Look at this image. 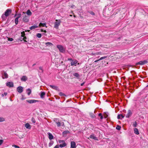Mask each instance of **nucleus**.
Returning <instances> with one entry per match:
<instances>
[{
    "instance_id": "56",
    "label": "nucleus",
    "mask_w": 148,
    "mask_h": 148,
    "mask_svg": "<svg viewBox=\"0 0 148 148\" xmlns=\"http://www.w3.org/2000/svg\"><path fill=\"white\" fill-rule=\"evenodd\" d=\"M35 65H36V64H34L32 65V66H34Z\"/></svg>"
},
{
    "instance_id": "58",
    "label": "nucleus",
    "mask_w": 148,
    "mask_h": 148,
    "mask_svg": "<svg viewBox=\"0 0 148 148\" xmlns=\"http://www.w3.org/2000/svg\"><path fill=\"white\" fill-rule=\"evenodd\" d=\"M10 101H12V100H11V99H10Z\"/></svg>"
},
{
    "instance_id": "2",
    "label": "nucleus",
    "mask_w": 148,
    "mask_h": 148,
    "mask_svg": "<svg viewBox=\"0 0 148 148\" xmlns=\"http://www.w3.org/2000/svg\"><path fill=\"white\" fill-rule=\"evenodd\" d=\"M68 60L69 61L71 66H76V64L78 62V61L76 60H73L71 58H68Z\"/></svg>"
},
{
    "instance_id": "31",
    "label": "nucleus",
    "mask_w": 148,
    "mask_h": 148,
    "mask_svg": "<svg viewBox=\"0 0 148 148\" xmlns=\"http://www.w3.org/2000/svg\"><path fill=\"white\" fill-rule=\"evenodd\" d=\"M58 142L60 144H63L64 143L65 144V141L63 140H59Z\"/></svg>"
},
{
    "instance_id": "24",
    "label": "nucleus",
    "mask_w": 148,
    "mask_h": 148,
    "mask_svg": "<svg viewBox=\"0 0 148 148\" xmlns=\"http://www.w3.org/2000/svg\"><path fill=\"white\" fill-rule=\"evenodd\" d=\"M46 24L45 23H40L38 25V27H47V26H46Z\"/></svg>"
},
{
    "instance_id": "32",
    "label": "nucleus",
    "mask_w": 148,
    "mask_h": 148,
    "mask_svg": "<svg viewBox=\"0 0 148 148\" xmlns=\"http://www.w3.org/2000/svg\"><path fill=\"white\" fill-rule=\"evenodd\" d=\"M137 123L136 121L133 123V126L134 127H136L137 126Z\"/></svg>"
},
{
    "instance_id": "4",
    "label": "nucleus",
    "mask_w": 148,
    "mask_h": 148,
    "mask_svg": "<svg viewBox=\"0 0 148 148\" xmlns=\"http://www.w3.org/2000/svg\"><path fill=\"white\" fill-rule=\"evenodd\" d=\"M60 23L61 21L60 20H56V22L54 23V27L57 29H58Z\"/></svg>"
},
{
    "instance_id": "16",
    "label": "nucleus",
    "mask_w": 148,
    "mask_h": 148,
    "mask_svg": "<svg viewBox=\"0 0 148 148\" xmlns=\"http://www.w3.org/2000/svg\"><path fill=\"white\" fill-rule=\"evenodd\" d=\"M47 134L48 135V138L50 140H51L53 138V136L51 133L48 132Z\"/></svg>"
},
{
    "instance_id": "9",
    "label": "nucleus",
    "mask_w": 148,
    "mask_h": 148,
    "mask_svg": "<svg viewBox=\"0 0 148 148\" xmlns=\"http://www.w3.org/2000/svg\"><path fill=\"white\" fill-rule=\"evenodd\" d=\"M2 77L3 79H6L8 77V75L6 72L2 73Z\"/></svg>"
},
{
    "instance_id": "14",
    "label": "nucleus",
    "mask_w": 148,
    "mask_h": 148,
    "mask_svg": "<svg viewBox=\"0 0 148 148\" xmlns=\"http://www.w3.org/2000/svg\"><path fill=\"white\" fill-rule=\"evenodd\" d=\"M27 79V77L25 75L23 76L21 79V81L24 82H25Z\"/></svg>"
},
{
    "instance_id": "23",
    "label": "nucleus",
    "mask_w": 148,
    "mask_h": 148,
    "mask_svg": "<svg viewBox=\"0 0 148 148\" xmlns=\"http://www.w3.org/2000/svg\"><path fill=\"white\" fill-rule=\"evenodd\" d=\"M50 86L52 88L54 89L55 90H58V87L56 86L52 85H50Z\"/></svg>"
},
{
    "instance_id": "12",
    "label": "nucleus",
    "mask_w": 148,
    "mask_h": 148,
    "mask_svg": "<svg viewBox=\"0 0 148 148\" xmlns=\"http://www.w3.org/2000/svg\"><path fill=\"white\" fill-rule=\"evenodd\" d=\"M6 86L9 87H13L14 86V84L13 82H9L6 83Z\"/></svg>"
},
{
    "instance_id": "33",
    "label": "nucleus",
    "mask_w": 148,
    "mask_h": 148,
    "mask_svg": "<svg viewBox=\"0 0 148 148\" xmlns=\"http://www.w3.org/2000/svg\"><path fill=\"white\" fill-rule=\"evenodd\" d=\"M41 34L40 33H38L36 34V36L39 38H40L41 37Z\"/></svg>"
},
{
    "instance_id": "10",
    "label": "nucleus",
    "mask_w": 148,
    "mask_h": 148,
    "mask_svg": "<svg viewBox=\"0 0 148 148\" xmlns=\"http://www.w3.org/2000/svg\"><path fill=\"white\" fill-rule=\"evenodd\" d=\"M76 146L75 142L72 141L71 143L70 148H76Z\"/></svg>"
},
{
    "instance_id": "34",
    "label": "nucleus",
    "mask_w": 148,
    "mask_h": 148,
    "mask_svg": "<svg viewBox=\"0 0 148 148\" xmlns=\"http://www.w3.org/2000/svg\"><path fill=\"white\" fill-rule=\"evenodd\" d=\"M98 116L100 117V119H102L103 118V116L102 114L101 113H99L98 114Z\"/></svg>"
},
{
    "instance_id": "18",
    "label": "nucleus",
    "mask_w": 148,
    "mask_h": 148,
    "mask_svg": "<svg viewBox=\"0 0 148 148\" xmlns=\"http://www.w3.org/2000/svg\"><path fill=\"white\" fill-rule=\"evenodd\" d=\"M134 132L135 134L137 135H138L139 134L138 130L137 128H134Z\"/></svg>"
},
{
    "instance_id": "27",
    "label": "nucleus",
    "mask_w": 148,
    "mask_h": 148,
    "mask_svg": "<svg viewBox=\"0 0 148 148\" xmlns=\"http://www.w3.org/2000/svg\"><path fill=\"white\" fill-rule=\"evenodd\" d=\"M26 14L28 16H31L32 14V13L29 10H28L26 12Z\"/></svg>"
},
{
    "instance_id": "5",
    "label": "nucleus",
    "mask_w": 148,
    "mask_h": 148,
    "mask_svg": "<svg viewBox=\"0 0 148 148\" xmlns=\"http://www.w3.org/2000/svg\"><path fill=\"white\" fill-rule=\"evenodd\" d=\"M22 17L23 21L24 23H27L29 21V18L28 16L25 15Z\"/></svg>"
},
{
    "instance_id": "26",
    "label": "nucleus",
    "mask_w": 148,
    "mask_h": 148,
    "mask_svg": "<svg viewBox=\"0 0 148 148\" xmlns=\"http://www.w3.org/2000/svg\"><path fill=\"white\" fill-rule=\"evenodd\" d=\"M45 95V93L43 92H41L40 95V96L41 98H43L44 97V96Z\"/></svg>"
},
{
    "instance_id": "51",
    "label": "nucleus",
    "mask_w": 148,
    "mask_h": 148,
    "mask_svg": "<svg viewBox=\"0 0 148 148\" xmlns=\"http://www.w3.org/2000/svg\"><path fill=\"white\" fill-rule=\"evenodd\" d=\"M59 145H57L53 148H59Z\"/></svg>"
},
{
    "instance_id": "35",
    "label": "nucleus",
    "mask_w": 148,
    "mask_h": 148,
    "mask_svg": "<svg viewBox=\"0 0 148 148\" xmlns=\"http://www.w3.org/2000/svg\"><path fill=\"white\" fill-rule=\"evenodd\" d=\"M88 12H89L90 14L92 15H94L95 14V13L92 12V11H88Z\"/></svg>"
},
{
    "instance_id": "38",
    "label": "nucleus",
    "mask_w": 148,
    "mask_h": 148,
    "mask_svg": "<svg viewBox=\"0 0 148 148\" xmlns=\"http://www.w3.org/2000/svg\"><path fill=\"white\" fill-rule=\"evenodd\" d=\"M31 121L34 123H35L36 122L35 120L33 117H32V118Z\"/></svg>"
},
{
    "instance_id": "36",
    "label": "nucleus",
    "mask_w": 148,
    "mask_h": 148,
    "mask_svg": "<svg viewBox=\"0 0 148 148\" xmlns=\"http://www.w3.org/2000/svg\"><path fill=\"white\" fill-rule=\"evenodd\" d=\"M5 121V119L2 117H0V122H2Z\"/></svg>"
},
{
    "instance_id": "59",
    "label": "nucleus",
    "mask_w": 148,
    "mask_h": 148,
    "mask_svg": "<svg viewBox=\"0 0 148 148\" xmlns=\"http://www.w3.org/2000/svg\"><path fill=\"white\" fill-rule=\"evenodd\" d=\"M120 37L119 38V39H120Z\"/></svg>"
},
{
    "instance_id": "1",
    "label": "nucleus",
    "mask_w": 148,
    "mask_h": 148,
    "mask_svg": "<svg viewBox=\"0 0 148 148\" xmlns=\"http://www.w3.org/2000/svg\"><path fill=\"white\" fill-rule=\"evenodd\" d=\"M11 13V10L10 9H8L5 12L4 14H3L1 16L2 18L5 20L6 18V17L8 16Z\"/></svg>"
},
{
    "instance_id": "25",
    "label": "nucleus",
    "mask_w": 148,
    "mask_h": 148,
    "mask_svg": "<svg viewBox=\"0 0 148 148\" xmlns=\"http://www.w3.org/2000/svg\"><path fill=\"white\" fill-rule=\"evenodd\" d=\"M73 75L77 78H79L80 76L79 74L77 73H73Z\"/></svg>"
},
{
    "instance_id": "46",
    "label": "nucleus",
    "mask_w": 148,
    "mask_h": 148,
    "mask_svg": "<svg viewBox=\"0 0 148 148\" xmlns=\"http://www.w3.org/2000/svg\"><path fill=\"white\" fill-rule=\"evenodd\" d=\"M12 147H14L16 148H19V147L18 146H17L16 145H13Z\"/></svg>"
},
{
    "instance_id": "50",
    "label": "nucleus",
    "mask_w": 148,
    "mask_h": 148,
    "mask_svg": "<svg viewBox=\"0 0 148 148\" xmlns=\"http://www.w3.org/2000/svg\"><path fill=\"white\" fill-rule=\"evenodd\" d=\"M41 32H44L45 33L46 32V30H44L42 29H41Z\"/></svg>"
},
{
    "instance_id": "17",
    "label": "nucleus",
    "mask_w": 148,
    "mask_h": 148,
    "mask_svg": "<svg viewBox=\"0 0 148 148\" xmlns=\"http://www.w3.org/2000/svg\"><path fill=\"white\" fill-rule=\"evenodd\" d=\"M21 14H20L18 15V16L15 19V23L16 25H17L18 23V20L19 18L21 17Z\"/></svg>"
},
{
    "instance_id": "39",
    "label": "nucleus",
    "mask_w": 148,
    "mask_h": 148,
    "mask_svg": "<svg viewBox=\"0 0 148 148\" xmlns=\"http://www.w3.org/2000/svg\"><path fill=\"white\" fill-rule=\"evenodd\" d=\"M59 146L60 147L62 148V147H65V144L64 143L63 144H60Z\"/></svg>"
},
{
    "instance_id": "29",
    "label": "nucleus",
    "mask_w": 148,
    "mask_h": 148,
    "mask_svg": "<svg viewBox=\"0 0 148 148\" xmlns=\"http://www.w3.org/2000/svg\"><path fill=\"white\" fill-rule=\"evenodd\" d=\"M46 45L47 46L53 45V44L51 42H47L45 43Z\"/></svg>"
},
{
    "instance_id": "52",
    "label": "nucleus",
    "mask_w": 148,
    "mask_h": 148,
    "mask_svg": "<svg viewBox=\"0 0 148 148\" xmlns=\"http://www.w3.org/2000/svg\"><path fill=\"white\" fill-rule=\"evenodd\" d=\"M70 132L68 131L65 130V134L69 133Z\"/></svg>"
},
{
    "instance_id": "53",
    "label": "nucleus",
    "mask_w": 148,
    "mask_h": 148,
    "mask_svg": "<svg viewBox=\"0 0 148 148\" xmlns=\"http://www.w3.org/2000/svg\"><path fill=\"white\" fill-rule=\"evenodd\" d=\"M120 115H121V116L122 118H124V116L122 114H120Z\"/></svg>"
},
{
    "instance_id": "15",
    "label": "nucleus",
    "mask_w": 148,
    "mask_h": 148,
    "mask_svg": "<svg viewBox=\"0 0 148 148\" xmlns=\"http://www.w3.org/2000/svg\"><path fill=\"white\" fill-rule=\"evenodd\" d=\"M17 90L19 93H21L23 91V88L22 86H18L17 88Z\"/></svg>"
},
{
    "instance_id": "13",
    "label": "nucleus",
    "mask_w": 148,
    "mask_h": 148,
    "mask_svg": "<svg viewBox=\"0 0 148 148\" xmlns=\"http://www.w3.org/2000/svg\"><path fill=\"white\" fill-rule=\"evenodd\" d=\"M90 138L92 139H93L94 140H98V138L97 137H96L94 136V134H92L91 135L90 137Z\"/></svg>"
},
{
    "instance_id": "37",
    "label": "nucleus",
    "mask_w": 148,
    "mask_h": 148,
    "mask_svg": "<svg viewBox=\"0 0 148 148\" xmlns=\"http://www.w3.org/2000/svg\"><path fill=\"white\" fill-rule=\"evenodd\" d=\"M53 142L52 141H51L49 144V146L50 147L53 144Z\"/></svg>"
},
{
    "instance_id": "57",
    "label": "nucleus",
    "mask_w": 148,
    "mask_h": 148,
    "mask_svg": "<svg viewBox=\"0 0 148 148\" xmlns=\"http://www.w3.org/2000/svg\"><path fill=\"white\" fill-rule=\"evenodd\" d=\"M77 65H79V63H77Z\"/></svg>"
},
{
    "instance_id": "8",
    "label": "nucleus",
    "mask_w": 148,
    "mask_h": 148,
    "mask_svg": "<svg viewBox=\"0 0 148 148\" xmlns=\"http://www.w3.org/2000/svg\"><path fill=\"white\" fill-rule=\"evenodd\" d=\"M57 47L59 49L60 52H63L64 51L63 47L61 45H57Z\"/></svg>"
},
{
    "instance_id": "44",
    "label": "nucleus",
    "mask_w": 148,
    "mask_h": 148,
    "mask_svg": "<svg viewBox=\"0 0 148 148\" xmlns=\"http://www.w3.org/2000/svg\"><path fill=\"white\" fill-rule=\"evenodd\" d=\"M7 94V93L6 92H4L3 94H2L1 96L2 97H3L4 95L6 96Z\"/></svg>"
},
{
    "instance_id": "43",
    "label": "nucleus",
    "mask_w": 148,
    "mask_h": 148,
    "mask_svg": "<svg viewBox=\"0 0 148 148\" xmlns=\"http://www.w3.org/2000/svg\"><path fill=\"white\" fill-rule=\"evenodd\" d=\"M8 40L9 41H12L13 40V39L12 38H8Z\"/></svg>"
},
{
    "instance_id": "40",
    "label": "nucleus",
    "mask_w": 148,
    "mask_h": 148,
    "mask_svg": "<svg viewBox=\"0 0 148 148\" xmlns=\"http://www.w3.org/2000/svg\"><path fill=\"white\" fill-rule=\"evenodd\" d=\"M108 113H105L104 114V116L105 118H107L108 117Z\"/></svg>"
},
{
    "instance_id": "7",
    "label": "nucleus",
    "mask_w": 148,
    "mask_h": 148,
    "mask_svg": "<svg viewBox=\"0 0 148 148\" xmlns=\"http://www.w3.org/2000/svg\"><path fill=\"white\" fill-rule=\"evenodd\" d=\"M21 38L22 40H24L25 41H25V40L27 38L26 36H25V34L24 31H23L21 32Z\"/></svg>"
},
{
    "instance_id": "6",
    "label": "nucleus",
    "mask_w": 148,
    "mask_h": 148,
    "mask_svg": "<svg viewBox=\"0 0 148 148\" xmlns=\"http://www.w3.org/2000/svg\"><path fill=\"white\" fill-rule=\"evenodd\" d=\"M147 62H148L147 60H144L139 62L136 64L143 65L146 64Z\"/></svg>"
},
{
    "instance_id": "45",
    "label": "nucleus",
    "mask_w": 148,
    "mask_h": 148,
    "mask_svg": "<svg viewBox=\"0 0 148 148\" xmlns=\"http://www.w3.org/2000/svg\"><path fill=\"white\" fill-rule=\"evenodd\" d=\"M59 95L60 96H62L64 95V94L62 92H60L59 93Z\"/></svg>"
},
{
    "instance_id": "21",
    "label": "nucleus",
    "mask_w": 148,
    "mask_h": 148,
    "mask_svg": "<svg viewBox=\"0 0 148 148\" xmlns=\"http://www.w3.org/2000/svg\"><path fill=\"white\" fill-rule=\"evenodd\" d=\"M107 56H105L101 57V58H100L99 59H98V60H95V62H98V61H99L102 60L103 59H105L107 58Z\"/></svg>"
},
{
    "instance_id": "28",
    "label": "nucleus",
    "mask_w": 148,
    "mask_h": 148,
    "mask_svg": "<svg viewBox=\"0 0 148 148\" xmlns=\"http://www.w3.org/2000/svg\"><path fill=\"white\" fill-rule=\"evenodd\" d=\"M27 92L28 95H29L31 93V90L30 89L28 88L27 90Z\"/></svg>"
},
{
    "instance_id": "47",
    "label": "nucleus",
    "mask_w": 148,
    "mask_h": 148,
    "mask_svg": "<svg viewBox=\"0 0 148 148\" xmlns=\"http://www.w3.org/2000/svg\"><path fill=\"white\" fill-rule=\"evenodd\" d=\"M56 124L58 126H60V123L59 122H56Z\"/></svg>"
},
{
    "instance_id": "54",
    "label": "nucleus",
    "mask_w": 148,
    "mask_h": 148,
    "mask_svg": "<svg viewBox=\"0 0 148 148\" xmlns=\"http://www.w3.org/2000/svg\"><path fill=\"white\" fill-rule=\"evenodd\" d=\"M84 83H85V82H84L82 83V84H81V86H82L84 85Z\"/></svg>"
},
{
    "instance_id": "49",
    "label": "nucleus",
    "mask_w": 148,
    "mask_h": 148,
    "mask_svg": "<svg viewBox=\"0 0 148 148\" xmlns=\"http://www.w3.org/2000/svg\"><path fill=\"white\" fill-rule=\"evenodd\" d=\"M71 7L72 8H75V5H72L71 6Z\"/></svg>"
},
{
    "instance_id": "41",
    "label": "nucleus",
    "mask_w": 148,
    "mask_h": 148,
    "mask_svg": "<svg viewBox=\"0 0 148 148\" xmlns=\"http://www.w3.org/2000/svg\"><path fill=\"white\" fill-rule=\"evenodd\" d=\"M3 140L2 139H0V146L1 145L3 142Z\"/></svg>"
},
{
    "instance_id": "42",
    "label": "nucleus",
    "mask_w": 148,
    "mask_h": 148,
    "mask_svg": "<svg viewBox=\"0 0 148 148\" xmlns=\"http://www.w3.org/2000/svg\"><path fill=\"white\" fill-rule=\"evenodd\" d=\"M39 69L40 70V72H42L43 71V68L42 67H39Z\"/></svg>"
},
{
    "instance_id": "19",
    "label": "nucleus",
    "mask_w": 148,
    "mask_h": 148,
    "mask_svg": "<svg viewBox=\"0 0 148 148\" xmlns=\"http://www.w3.org/2000/svg\"><path fill=\"white\" fill-rule=\"evenodd\" d=\"M27 101L30 103H35L37 101L35 100L32 99L31 100H27Z\"/></svg>"
},
{
    "instance_id": "11",
    "label": "nucleus",
    "mask_w": 148,
    "mask_h": 148,
    "mask_svg": "<svg viewBox=\"0 0 148 148\" xmlns=\"http://www.w3.org/2000/svg\"><path fill=\"white\" fill-rule=\"evenodd\" d=\"M132 113L131 111L129 110L128 111L127 114L126 116V117L129 118L132 115Z\"/></svg>"
},
{
    "instance_id": "3",
    "label": "nucleus",
    "mask_w": 148,
    "mask_h": 148,
    "mask_svg": "<svg viewBox=\"0 0 148 148\" xmlns=\"http://www.w3.org/2000/svg\"><path fill=\"white\" fill-rule=\"evenodd\" d=\"M73 101H71V99H68L66 101V108H68L71 107L73 104Z\"/></svg>"
},
{
    "instance_id": "20",
    "label": "nucleus",
    "mask_w": 148,
    "mask_h": 148,
    "mask_svg": "<svg viewBox=\"0 0 148 148\" xmlns=\"http://www.w3.org/2000/svg\"><path fill=\"white\" fill-rule=\"evenodd\" d=\"M25 127L26 128L30 129L31 128V126L28 123H27L25 125Z\"/></svg>"
},
{
    "instance_id": "55",
    "label": "nucleus",
    "mask_w": 148,
    "mask_h": 148,
    "mask_svg": "<svg viewBox=\"0 0 148 148\" xmlns=\"http://www.w3.org/2000/svg\"><path fill=\"white\" fill-rule=\"evenodd\" d=\"M63 135H64V134H65V131H64L62 132Z\"/></svg>"
},
{
    "instance_id": "30",
    "label": "nucleus",
    "mask_w": 148,
    "mask_h": 148,
    "mask_svg": "<svg viewBox=\"0 0 148 148\" xmlns=\"http://www.w3.org/2000/svg\"><path fill=\"white\" fill-rule=\"evenodd\" d=\"M116 128V130H121V126L119 125H117Z\"/></svg>"
},
{
    "instance_id": "48",
    "label": "nucleus",
    "mask_w": 148,
    "mask_h": 148,
    "mask_svg": "<svg viewBox=\"0 0 148 148\" xmlns=\"http://www.w3.org/2000/svg\"><path fill=\"white\" fill-rule=\"evenodd\" d=\"M121 115H120V114H119L117 116V119H121Z\"/></svg>"
},
{
    "instance_id": "22",
    "label": "nucleus",
    "mask_w": 148,
    "mask_h": 148,
    "mask_svg": "<svg viewBox=\"0 0 148 148\" xmlns=\"http://www.w3.org/2000/svg\"><path fill=\"white\" fill-rule=\"evenodd\" d=\"M38 27V26L36 25H34L31 26L29 29L30 30H32L36 28H37Z\"/></svg>"
}]
</instances>
